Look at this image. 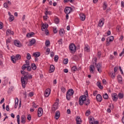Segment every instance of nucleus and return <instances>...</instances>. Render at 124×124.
<instances>
[{
	"label": "nucleus",
	"instance_id": "nucleus-1",
	"mask_svg": "<svg viewBox=\"0 0 124 124\" xmlns=\"http://www.w3.org/2000/svg\"><path fill=\"white\" fill-rule=\"evenodd\" d=\"M91 103V100L90 99L87 98V96L85 95L80 96L79 98L78 104L82 106L83 104L88 106V105H90Z\"/></svg>",
	"mask_w": 124,
	"mask_h": 124
},
{
	"label": "nucleus",
	"instance_id": "nucleus-2",
	"mask_svg": "<svg viewBox=\"0 0 124 124\" xmlns=\"http://www.w3.org/2000/svg\"><path fill=\"white\" fill-rule=\"evenodd\" d=\"M31 78H32V76L31 75H29V73H27L24 77L21 78L22 88L24 89L26 88V84L28 83V79H31Z\"/></svg>",
	"mask_w": 124,
	"mask_h": 124
},
{
	"label": "nucleus",
	"instance_id": "nucleus-3",
	"mask_svg": "<svg viewBox=\"0 0 124 124\" xmlns=\"http://www.w3.org/2000/svg\"><path fill=\"white\" fill-rule=\"evenodd\" d=\"M73 94H74V91H73V89H71L68 90L66 94L67 100H70V97L72 96Z\"/></svg>",
	"mask_w": 124,
	"mask_h": 124
},
{
	"label": "nucleus",
	"instance_id": "nucleus-4",
	"mask_svg": "<svg viewBox=\"0 0 124 124\" xmlns=\"http://www.w3.org/2000/svg\"><path fill=\"white\" fill-rule=\"evenodd\" d=\"M69 49L70 51V53L74 54L76 52V46L74 44H71L69 46Z\"/></svg>",
	"mask_w": 124,
	"mask_h": 124
},
{
	"label": "nucleus",
	"instance_id": "nucleus-5",
	"mask_svg": "<svg viewBox=\"0 0 124 124\" xmlns=\"http://www.w3.org/2000/svg\"><path fill=\"white\" fill-rule=\"evenodd\" d=\"M48 28V24H43L42 26V31H45V34L46 35H49V31L47 29Z\"/></svg>",
	"mask_w": 124,
	"mask_h": 124
},
{
	"label": "nucleus",
	"instance_id": "nucleus-6",
	"mask_svg": "<svg viewBox=\"0 0 124 124\" xmlns=\"http://www.w3.org/2000/svg\"><path fill=\"white\" fill-rule=\"evenodd\" d=\"M65 14H70L73 12V9L70 7H66L64 10Z\"/></svg>",
	"mask_w": 124,
	"mask_h": 124
},
{
	"label": "nucleus",
	"instance_id": "nucleus-7",
	"mask_svg": "<svg viewBox=\"0 0 124 124\" xmlns=\"http://www.w3.org/2000/svg\"><path fill=\"white\" fill-rule=\"evenodd\" d=\"M59 104L58 103V102H56L52 107V113H55V111H56V110H57Z\"/></svg>",
	"mask_w": 124,
	"mask_h": 124
},
{
	"label": "nucleus",
	"instance_id": "nucleus-8",
	"mask_svg": "<svg viewBox=\"0 0 124 124\" xmlns=\"http://www.w3.org/2000/svg\"><path fill=\"white\" fill-rule=\"evenodd\" d=\"M96 66L97 68V70L99 73H101L102 72L101 69L102 68V66L101 63H98L97 64H96Z\"/></svg>",
	"mask_w": 124,
	"mask_h": 124
},
{
	"label": "nucleus",
	"instance_id": "nucleus-9",
	"mask_svg": "<svg viewBox=\"0 0 124 124\" xmlns=\"http://www.w3.org/2000/svg\"><path fill=\"white\" fill-rule=\"evenodd\" d=\"M94 65H96V62H94L93 63V64L90 65V71L91 73H94L93 71H94Z\"/></svg>",
	"mask_w": 124,
	"mask_h": 124
},
{
	"label": "nucleus",
	"instance_id": "nucleus-10",
	"mask_svg": "<svg viewBox=\"0 0 124 124\" xmlns=\"http://www.w3.org/2000/svg\"><path fill=\"white\" fill-rule=\"evenodd\" d=\"M105 21V19L104 18H101L99 21L98 24V27H103V25H104V22Z\"/></svg>",
	"mask_w": 124,
	"mask_h": 124
},
{
	"label": "nucleus",
	"instance_id": "nucleus-11",
	"mask_svg": "<svg viewBox=\"0 0 124 124\" xmlns=\"http://www.w3.org/2000/svg\"><path fill=\"white\" fill-rule=\"evenodd\" d=\"M43 114V109L42 108H39L38 109V117L40 118Z\"/></svg>",
	"mask_w": 124,
	"mask_h": 124
},
{
	"label": "nucleus",
	"instance_id": "nucleus-12",
	"mask_svg": "<svg viewBox=\"0 0 124 124\" xmlns=\"http://www.w3.org/2000/svg\"><path fill=\"white\" fill-rule=\"evenodd\" d=\"M111 97L113 101H117L118 100V94L116 93H113L111 94Z\"/></svg>",
	"mask_w": 124,
	"mask_h": 124
},
{
	"label": "nucleus",
	"instance_id": "nucleus-13",
	"mask_svg": "<svg viewBox=\"0 0 124 124\" xmlns=\"http://www.w3.org/2000/svg\"><path fill=\"white\" fill-rule=\"evenodd\" d=\"M51 93V90L49 88L47 89L45 91V95L46 97H48Z\"/></svg>",
	"mask_w": 124,
	"mask_h": 124
},
{
	"label": "nucleus",
	"instance_id": "nucleus-14",
	"mask_svg": "<svg viewBox=\"0 0 124 124\" xmlns=\"http://www.w3.org/2000/svg\"><path fill=\"white\" fill-rule=\"evenodd\" d=\"M96 99L98 102H101L102 101V96L100 94H98L96 96Z\"/></svg>",
	"mask_w": 124,
	"mask_h": 124
},
{
	"label": "nucleus",
	"instance_id": "nucleus-15",
	"mask_svg": "<svg viewBox=\"0 0 124 124\" xmlns=\"http://www.w3.org/2000/svg\"><path fill=\"white\" fill-rule=\"evenodd\" d=\"M65 33V32H64V30L63 29H62L60 30L59 34L60 36H61L62 37H63Z\"/></svg>",
	"mask_w": 124,
	"mask_h": 124
},
{
	"label": "nucleus",
	"instance_id": "nucleus-16",
	"mask_svg": "<svg viewBox=\"0 0 124 124\" xmlns=\"http://www.w3.org/2000/svg\"><path fill=\"white\" fill-rule=\"evenodd\" d=\"M6 33L7 36H8V35H9L10 34H11V35H13V34H14V32L11 31L10 29H8L6 31Z\"/></svg>",
	"mask_w": 124,
	"mask_h": 124
},
{
	"label": "nucleus",
	"instance_id": "nucleus-17",
	"mask_svg": "<svg viewBox=\"0 0 124 124\" xmlns=\"http://www.w3.org/2000/svg\"><path fill=\"white\" fill-rule=\"evenodd\" d=\"M14 43L16 47H21L22 46V44L19 41L15 40L14 41Z\"/></svg>",
	"mask_w": 124,
	"mask_h": 124
},
{
	"label": "nucleus",
	"instance_id": "nucleus-18",
	"mask_svg": "<svg viewBox=\"0 0 124 124\" xmlns=\"http://www.w3.org/2000/svg\"><path fill=\"white\" fill-rule=\"evenodd\" d=\"M20 120L22 124H26V116L25 115H21Z\"/></svg>",
	"mask_w": 124,
	"mask_h": 124
},
{
	"label": "nucleus",
	"instance_id": "nucleus-19",
	"mask_svg": "<svg viewBox=\"0 0 124 124\" xmlns=\"http://www.w3.org/2000/svg\"><path fill=\"white\" fill-rule=\"evenodd\" d=\"M77 124H81L82 120H81V118L79 116H78L76 119Z\"/></svg>",
	"mask_w": 124,
	"mask_h": 124
},
{
	"label": "nucleus",
	"instance_id": "nucleus-20",
	"mask_svg": "<svg viewBox=\"0 0 124 124\" xmlns=\"http://www.w3.org/2000/svg\"><path fill=\"white\" fill-rule=\"evenodd\" d=\"M79 16L81 21H85L86 20V16L84 14H80Z\"/></svg>",
	"mask_w": 124,
	"mask_h": 124
},
{
	"label": "nucleus",
	"instance_id": "nucleus-21",
	"mask_svg": "<svg viewBox=\"0 0 124 124\" xmlns=\"http://www.w3.org/2000/svg\"><path fill=\"white\" fill-rule=\"evenodd\" d=\"M60 118V111L57 110L55 113V120H59Z\"/></svg>",
	"mask_w": 124,
	"mask_h": 124
},
{
	"label": "nucleus",
	"instance_id": "nucleus-22",
	"mask_svg": "<svg viewBox=\"0 0 124 124\" xmlns=\"http://www.w3.org/2000/svg\"><path fill=\"white\" fill-rule=\"evenodd\" d=\"M108 6V5L107 4V2L106 1L104 2L103 4V10H106V9H107Z\"/></svg>",
	"mask_w": 124,
	"mask_h": 124
},
{
	"label": "nucleus",
	"instance_id": "nucleus-23",
	"mask_svg": "<svg viewBox=\"0 0 124 124\" xmlns=\"http://www.w3.org/2000/svg\"><path fill=\"white\" fill-rule=\"evenodd\" d=\"M34 35V32H29L26 34L27 37H32V36Z\"/></svg>",
	"mask_w": 124,
	"mask_h": 124
},
{
	"label": "nucleus",
	"instance_id": "nucleus-24",
	"mask_svg": "<svg viewBox=\"0 0 124 124\" xmlns=\"http://www.w3.org/2000/svg\"><path fill=\"white\" fill-rule=\"evenodd\" d=\"M90 46H89V45H86L85 46V47H84V51L85 52H90Z\"/></svg>",
	"mask_w": 124,
	"mask_h": 124
},
{
	"label": "nucleus",
	"instance_id": "nucleus-25",
	"mask_svg": "<svg viewBox=\"0 0 124 124\" xmlns=\"http://www.w3.org/2000/svg\"><path fill=\"white\" fill-rule=\"evenodd\" d=\"M108 40L109 42H112V41L114 40V37L113 36L109 37L107 39V42H108Z\"/></svg>",
	"mask_w": 124,
	"mask_h": 124
},
{
	"label": "nucleus",
	"instance_id": "nucleus-26",
	"mask_svg": "<svg viewBox=\"0 0 124 124\" xmlns=\"http://www.w3.org/2000/svg\"><path fill=\"white\" fill-rule=\"evenodd\" d=\"M46 12L45 13V15H52V12L48 11V9L47 8L45 9Z\"/></svg>",
	"mask_w": 124,
	"mask_h": 124
},
{
	"label": "nucleus",
	"instance_id": "nucleus-27",
	"mask_svg": "<svg viewBox=\"0 0 124 124\" xmlns=\"http://www.w3.org/2000/svg\"><path fill=\"white\" fill-rule=\"evenodd\" d=\"M72 71L73 72H75V71H77L78 70H79V68H77V67L76 66H73L72 67Z\"/></svg>",
	"mask_w": 124,
	"mask_h": 124
},
{
	"label": "nucleus",
	"instance_id": "nucleus-28",
	"mask_svg": "<svg viewBox=\"0 0 124 124\" xmlns=\"http://www.w3.org/2000/svg\"><path fill=\"white\" fill-rule=\"evenodd\" d=\"M33 56L34 57H35V58H38V57H40V52L33 53Z\"/></svg>",
	"mask_w": 124,
	"mask_h": 124
},
{
	"label": "nucleus",
	"instance_id": "nucleus-29",
	"mask_svg": "<svg viewBox=\"0 0 124 124\" xmlns=\"http://www.w3.org/2000/svg\"><path fill=\"white\" fill-rule=\"evenodd\" d=\"M89 123L90 124H94V118H93V117H92L89 119Z\"/></svg>",
	"mask_w": 124,
	"mask_h": 124
},
{
	"label": "nucleus",
	"instance_id": "nucleus-30",
	"mask_svg": "<svg viewBox=\"0 0 124 124\" xmlns=\"http://www.w3.org/2000/svg\"><path fill=\"white\" fill-rule=\"evenodd\" d=\"M28 65H30V63H27L26 64H24L22 67V70H25L28 67Z\"/></svg>",
	"mask_w": 124,
	"mask_h": 124
},
{
	"label": "nucleus",
	"instance_id": "nucleus-31",
	"mask_svg": "<svg viewBox=\"0 0 124 124\" xmlns=\"http://www.w3.org/2000/svg\"><path fill=\"white\" fill-rule=\"evenodd\" d=\"M50 70L51 72H54V71H55V66H54V65H50Z\"/></svg>",
	"mask_w": 124,
	"mask_h": 124
},
{
	"label": "nucleus",
	"instance_id": "nucleus-32",
	"mask_svg": "<svg viewBox=\"0 0 124 124\" xmlns=\"http://www.w3.org/2000/svg\"><path fill=\"white\" fill-rule=\"evenodd\" d=\"M97 86L100 90H102L103 89V87H102V86H101L100 82H97Z\"/></svg>",
	"mask_w": 124,
	"mask_h": 124
},
{
	"label": "nucleus",
	"instance_id": "nucleus-33",
	"mask_svg": "<svg viewBox=\"0 0 124 124\" xmlns=\"http://www.w3.org/2000/svg\"><path fill=\"white\" fill-rule=\"evenodd\" d=\"M103 97L104 99H108V98L109 97V96L107 93H105V94H103Z\"/></svg>",
	"mask_w": 124,
	"mask_h": 124
},
{
	"label": "nucleus",
	"instance_id": "nucleus-34",
	"mask_svg": "<svg viewBox=\"0 0 124 124\" xmlns=\"http://www.w3.org/2000/svg\"><path fill=\"white\" fill-rule=\"evenodd\" d=\"M35 43V39H32L30 41V46L33 45Z\"/></svg>",
	"mask_w": 124,
	"mask_h": 124
},
{
	"label": "nucleus",
	"instance_id": "nucleus-35",
	"mask_svg": "<svg viewBox=\"0 0 124 124\" xmlns=\"http://www.w3.org/2000/svg\"><path fill=\"white\" fill-rule=\"evenodd\" d=\"M11 60L13 62V63H16V58L14 56H12L11 57Z\"/></svg>",
	"mask_w": 124,
	"mask_h": 124
},
{
	"label": "nucleus",
	"instance_id": "nucleus-36",
	"mask_svg": "<svg viewBox=\"0 0 124 124\" xmlns=\"http://www.w3.org/2000/svg\"><path fill=\"white\" fill-rule=\"evenodd\" d=\"M90 115H91V110L88 109L86 111V113H85V115L87 117H89V116H90Z\"/></svg>",
	"mask_w": 124,
	"mask_h": 124
},
{
	"label": "nucleus",
	"instance_id": "nucleus-37",
	"mask_svg": "<svg viewBox=\"0 0 124 124\" xmlns=\"http://www.w3.org/2000/svg\"><path fill=\"white\" fill-rule=\"evenodd\" d=\"M31 67L33 70H35V69H36V65H35V63H32L31 64Z\"/></svg>",
	"mask_w": 124,
	"mask_h": 124
},
{
	"label": "nucleus",
	"instance_id": "nucleus-38",
	"mask_svg": "<svg viewBox=\"0 0 124 124\" xmlns=\"http://www.w3.org/2000/svg\"><path fill=\"white\" fill-rule=\"evenodd\" d=\"M118 97L119 99H122V98H124V93H119L118 94Z\"/></svg>",
	"mask_w": 124,
	"mask_h": 124
},
{
	"label": "nucleus",
	"instance_id": "nucleus-39",
	"mask_svg": "<svg viewBox=\"0 0 124 124\" xmlns=\"http://www.w3.org/2000/svg\"><path fill=\"white\" fill-rule=\"evenodd\" d=\"M16 61H18V60H20L21 59V55H20L19 54H16Z\"/></svg>",
	"mask_w": 124,
	"mask_h": 124
},
{
	"label": "nucleus",
	"instance_id": "nucleus-40",
	"mask_svg": "<svg viewBox=\"0 0 124 124\" xmlns=\"http://www.w3.org/2000/svg\"><path fill=\"white\" fill-rule=\"evenodd\" d=\"M58 60H59V56L55 55L54 57V62H57Z\"/></svg>",
	"mask_w": 124,
	"mask_h": 124
},
{
	"label": "nucleus",
	"instance_id": "nucleus-41",
	"mask_svg": "<svg viewBox=\"0 0 124 124\" xmlns=\"http://www.w3.org/2000/svg\"><path fill=\"white\" fill-rule=\"evenodd\" d=\"M37 106H38V105H36L35 103H34V102H33L32 103V107H33V108H37Z\"/></svg>",
	"mask_w": 124,
	"mask_h": 124
},
{
	"label": "nucleus",
	"instance_id": "nucleus-42",
	"mask_svg": "<svg viewBox=\"0 0 124 124\" xmlns=\"http://www.w3.org/2000/svg\"><path fill=\"white\" fill-rule=\"evenodd\" d=\"M9 20L10 22H12L13 21H14V16H11L9 17Z\"/></svg>",
	"mask_w": 124,
	"mask_h": 124
},
{
	"label": "nucleus",
	"instance_id": "nucleus-43",
	"mask_svg": "<svg viewBox=\"0 0 124 124\" xmlns=\"http://www.w3.org/2000/svg\"><path fill=\"white\" fill-rule=\"evenodd\" d=\"M64 64H67L68 63V59H65L63 61Z\"/></svg>",
	"mask_w": 124,
	"mask_h": 124
},
{
	"label": "nucleus",
	"instance_id": "nucleus-44",
	"mask_svg": "<svg viewBox=\"0 0 124 124\" xmlns=\"http://www.w3.org/2000/svg\"><path fill=\"white\" fill-rule=\"evenodd\" d=\"M54 22H55V24H59L60 23V19H59V18L56 17L54 19Z\"/></svg>",
	"mask_w": 124,
	"mask_h": 124
},
{
	"label": "nucleus",
	"instance_id": "nucleus-45",
	"mask_svg": "<svg viewBox=\"0 0 124 124\" xmlns=\"http://www.w3.org/2000/svg\"><path fill=\"white\" fill-rule=\"evenodd\" d=\"M50 54V48H47L46 49V55H49Z\"/></svg>",
	"mask_w": 124,
	"mask_h": 124
},
{
	"label": "nucleus",
	"instance_id": "nucleus-46",
	"mask_svg": "<svg viewBox=\"0 0 124 124\" xmlns=\"http://www.w3.org/2000/svg\"><path fill=\"white\" fill-rule=\"evenodd\" d=\"M17 124H20V116L19 115H17L16 116Z\"/></svg>",
	"mask_w": 124,
	"mask_h": 124
},
{
	"label": "nucleus",
	"instance_id": "nucleus-47",
	"mask_svg": "<svg viewBox=\"0 0 124 124\" xmlns=\"http://www.w3.org/2000/svg\"><path fill=\"white\" fill-rule=\"evenodd\" d=\"M118 82L119 83H122V81H123V78H122V77H119L118 78Z\"/></svg>",
	"mask_w": 124,
	"mask_h": 124
},
{
	"label": "nucleus",
	"instance_id": "nucleus-48",
	"mask_svg": "<svg viewBox=\"0 0 124 124\" xmlns=\"http://www.w3.org/2000/svg\"><path fill=\"white\" fill-rule=\"evenodd\" d=\"M27 60H31V54L30 53H27Z\"/></svg>",
	"mask_w": 124,
	"mask_h": 124
},
{
	"label": "nucleus",
	"instance_id": "nucleus-49",
	"mask_svg": "<svg viewBox=\"0 0 124 124\" xmlns=\"http://www.w3.org/2000/svg\"><path fill=\"white\" fill-rule=\"evenodd\" d=\"M50 45V41L46 40V46H48Z\"/></svg>",
	"mask_w": 124,
	"mask_h": 124
},
{
	"label": "nucleus",
	"instance_id": "nucleus-50",
	"mask_svg": "<svg viewBox=\"0 0 124 124\" xmlns=\"http://www.w3.org/2000/svg\"><path fill=\"white\" fill-rule=\"evenodd\" d=\"M26 68L27 69L28 71H31V67L30 66V65H27Z\"/></svg>",
	"mask_w": 124,
	"mask_h": 124
},
{
	"label": "nucleus",
	"instance_id": "nucleus-51",
	"mask_svg": "<svg viewBox=\"0 0 124 124\" xmlns=\"http://www.w3.org/2000/svg\"><path fill=\"white\" fill-rule=\"evenodd\" d=\"M58 42L59 45H62V39H60L58 41Z\"/></svg>",
	"mask_w": 124,
	"mask_h": 124
},
{
	"label": "nucleus",
	"instance_id": "nucleus-52",
	"mask_svg": "<svg viewBox=\"0 0 124 124\" xmlns=\"http://www.w3.org/2000/svg\"><path fill=\"white\" fill-rule=\"evenodd\" d=\"M21 74H23L24 77L26 75L28 74V72H25V71H21Z\"/></svg>",
	"mask_w": 124,
	"mask_h": 124
},
{
	"label": "nucleus",
	"instance_id": "nucleus-53",
	"mask_svg": "<svg viewBox=\"0 0 124 124\" xmlns=\"http://www.w3.org/2000/svg\"><path fill=\"white\" fill-rule=\"evenodd\" d=\"M53 32L54 33H57L58 32V30L56 27H53Z\"/></svg>",
	"mask_w": 124,
	"mask_h": 124
},
{
	"label": "nucleus",
	"instance_id": "nucleus-54",
	"mask_svg": "<svg viewBox=\"0 0 124 124\" xmlns=\"http://www.w3.org/2000/svg\"><path fill=\"white\" fill-rule=\"evenodd\" d=\"M11 42V40L10 38H8L6 41V44H8V43H10Z\"/></svg>",
	"mask_w": 124,
	"mask_h": 124
},
{
	"label": "nucleus",
	"instance_id": "nucleus-55",
	"mask_svg": "<svg viewBox=\"0 0 124 124\" xmlns=\"http://www.w3.org/2000/svg\"><path fill=\"white\" fill-rule=\"evenodd\" d=\"M27 119L28 120V121H31V116L30 114L28 115Z\"/></svg>",
	"mask_w": 124,
	"mask_h": 124
},
{
	"label": "nucleus",
	"instance_id": "nucleus-56",
	"mask_svg": "<svg viewBox=\"0 0 124 124\" xmlns=\"http://www.w3.org/2000/svg\"><path fill=\"white\" fill-rule=\"evenodd\" d=\"M18 103H19V99H18V98H16L15 100V104H18Z\"/></svg>",
	"mask_w": 124,
	"mask_h": 124
},
{
	"label": "nucleus",
	"instance_id": "nucleus-57",
	"mask_svg": "<svg viewBox=\"0 0 124 124\" xmlns=\"http://www.w3.org/2000/svg\"><path fill=\"white\" fill-rule=\"evenodd\" d=\"M61 91L62 93H65V88L63 87H61Z\"/></svg>",
	"mask_w": 124,
	"mask_h": 124
},
{
	"label": "nucleus",
	"instance_id": "nucleus-58",
	"mask_svg": "<svg viewBox=\"0 0 124 124\" xmlns=\"http://www.w3.org/2000/svg\"><path fill=\"white\" fill-rule=\"evenodd\" d=\"M118 69H119V67H118V66L115 67L114 68V73L118 71Z\"/></svg>",
	"mask_w": 124,
	"mask_h": 124
},
{
	"label": "nucleus",
	"instance_id": "nucleus-59",
	"mask_svg": "<svg viewBox=\"0 0 124 124\" xmlns=\"http://www.w3.org/2000/svg\"><path fill=\"white\" fill-rule=\"evenodd\" d=\"M119 70L122 74H124V72H123V69H122V67H121V66H119Z\"/></svg>",
	"mask_w": 124,
	"mask_h": 124
},
{
	"label": "nucleus",
	"instance_id": "nucleus-60",
	"mask_svg": "<svg viewBox=\"0 0 124 124\" xmlns=\"http://www.w3.org/2000/svg\"><path fill=\"white\" fill-rule=\"evenodd\" d=\"M110 74H111L112 78H114L115 76H116V74H115V73H111Z\"/></svg>",
	"mask_w": 124,
	"mask_h": 124
},
{
	"label": "nucleus",
	"instance_id": "nucleus-61",
	"mask_svg": "<svg viewBox=\"0 0 124 124\" xmlns=\"http://www.w3.org/2000/svg\"><path fill=\"white\" fill-rule=\"evenodd\" d=\"M4 7H5V8H7L8 6V4H7V3H4L3 4Z\"/></svg>",
	"mask_w": 124,
	"mask_h": 124
},
{
	"label": "nucleus",
	"instance_id": "nucleus-62",
	"mask_svg": "<svg viewBox=\"0 0 124 124\" xmlns=\"http://www.w3.org/2000/svg\"><path fill=\"white\" fill-rule=\"evenodd\" d=\"M43 18H44L45 21H46V20H47V19L48 18V16L47 15L44 16H43Z\"/></svg>",
	"mask_w": 124,
	"mask_h": 124
},
{
	"label": "nucleus",
	"instance_id": "nucleus-63",
	"mask_svg": "<svg viewBox=\"0 0 124 124\" xmlns=\"http://www.w3.org/2000/svg\"><path fill=\"white\" fill-rule=\"evenodd\" d=\"M55 54L54 53V52H50V57H51V58H53V57H54Z\"/></svg>",
	"mask_w": 124,
	"mask_h": 124
},
{
	"label": "nucleus",
	"instance_id": "nucleus-64",
	"mask_svg": "<svg viewBox=\"0 0 124 124\" xmlns=\"http://www.w3.org/2000/svg\"><path fill=\"white\" fill-rule=\"evenodd\" d=\"M6 111H9V105H7L6 106Z\"/></svg>",
	"mask_w": 124,
	"mask_h": 124
}]
</instances>
